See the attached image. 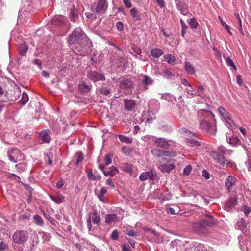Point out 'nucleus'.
<instances>
[{
    "mask_svg": "<svg viewBox=\"0 0 251 251\" xmlns=\"http://www.w3.org/2000/svg\"><path fill=\"white\" fill-rule=\"evenodd\" d=\"M70 18L73 21H76L78 18L77 11L75 9V7L73 6V8L71 9Z\"/></svg>",
    "mask_w": 251,
    "mask_h": 251,
    "instance_id": "473e14b6",
    "label": "nucleus"
},
{
    "mask_svg": "<svg viewBox=\"0 0 251 251\" xmlns=\"http://www.w3.org/2000/svg\"><path fill=\"white\" fill-rule=\"evenodd\" d=\"M192 170V167L191 165H187L183 170V174L186 176L188 175L191 172Z\"/></svg>",
    "mask_w": 251,
    "mask_h": 251,
    "instance_id": "864d4df0",
    "label": "nucleus"
},
{
    "mask_svg": "<svg viewBox=\"0 0 251 251\" xmlns=\"http://www.w3.org/2000/svg\"><path fill=\"white\" fill-rule=\"evenodd\" d=\"M204 91V88L202 85H200L197 87V90L195 91L196 95L195 96H200L201 97H203L204 95L203 94V92Z\"/></svg>",
    "mask_w": 251,
    "mask_h": 251,
    "instance_id": "c03bdc74",
    "label": "nucleus"
},
{
    "mask_svg": "<svg viewBox=\"0 0 251 251\" xmlns=\"http://www.w3.org/2000/svg\"><path fill=\"white\" fill-rule=\"evenodd\" d=\"M226 122V126L228 127H231L233 128H235L236 127V125L235 124L233 120L231 118L230 116L225 120Z\"/></svg>",
    "mask_w": 251,
    "mask_h": 251,
    "instance_id": "ea45409f",
    "label": "nucleus"
},
{
    "mask_svg": "<svg viewBox=\"0 0 251 251\" xmlns=\"http://www.w3.org/2000/svg\"><path fill=\"white\" fill-rule=\"evenodd\" d=\"M29 234L26 230H17L12 235L13 243L22 245L26 242L28 239Z\"/></svg>",
    "mask_w": 251,
    "mask_h": 251,
    "instance_id": "7ed1b4c3",
    "label": "nucleus"
},
{
    "mask_svg": "<svg viewBox=\"0 0 251 251\" xmlns=\"http://www.w3.org/2000/svg\"><path fill=\"white\" fill-rule=\"evenodd\" d=\"M151 54L153 58H158L163 54V51L159 48H153L151 50Z\"/></svg>",
    "mask_w": 251,
    "mask_h": 251,
    "instance_id": "4be33fe9",
    "label": "nucleus"
},
{
    "mask_svg": "<svg viewBox=\"0 0 251 251\" xmlns=\"http://www.w3.org/2000/svg\"><path fill=\"white\" fill-rule=\"evenodd\" d=\"M78 87L82 93H87L91 89V85L82 81L79 84Z\"/></svg>",
    "mask_w": 251,
    "mask_h": 251,
    "instance_id": "aec40b11",
    "label": "nucleus"
},
{
    "mask_svg": "<svg viewBox=\"0 0 251 251\" xmlns=\"http://www.w3.org/2000/svg\"><path fill=\"white\" fill-rule=\"evenodd\" d=\"M123 3L127 8H130L132 6V4L129 0H122Z\"/></svg>",
    "mask_w": 251,
    "mask_h": 251,
    "instance_id": "69168bd1",
    "label": "nucleus"
},
{
    "mask_svg": "<svg viewBox=\"0 0 251 251\" xmlns=\"http://www.w3.org/2000/svg\"><path fill=\"white\" fill-rule=\"evenodd\" d=\"M198 115L200 121L202 119L208 120L213 118V115L212 113L206 110H202L200 111L199 112Z\"/></svg>",
    "mask_w": 251,
    "mask_h": 251,
    "instance_id": "ddd939ff",
    "label": "nucleus"
},
{
    "mask_svg": "<svg viewBox=\"0 0 251 251\" xmlns=\"http://www.w3.org/2000/svg\"><path fill=\"white\" fill-rule=\"evenodd\" d=\"M20 54L22 56L24 55L28 50V47L25 44H20L19 47Z\"/></svg>",
    "mask_w": 251,
    "mask_h": 251,
    "instance_id": "c9c22d12",
    "label": "nucleus"
},
{
    "mask_svg": "<svg viewBox=\"0 0 251 251\" xmlns=\"http://www.w3.org/2000/svg\"><path fill=\"white\" fill-rule=\"evenodd\" d=\"M130 14L135 20H139L140 19V14L137 9L135 8H132L130 10Z\"/></svg>",
    "mask_w": 251,
    "mask_h": 251,
    "instance_id": "cd10ccee",
    "label": "nucleus"
},
{
    "mask_svg": "<svg viewBox=\"0 0 251 251\" xmlns=\"http://www.w3.org/2000/svg\"><path fill=\"white\" fill-rule=\"evenodd\" d=\"M121 168L122 170L127 172H132V165L131 164H129L126 163H124L122 164Z\"/></svg>",
    "mask_w": 251,
    "mask_h": 251,
    "instance_id": "79ce46f5",
    "label": "nucleus"
},
{
    "mask_svg": "<svg viewBox=\"0 0 251 251\" xmlns=\"http://www.w3.org/2000/svg\"><path fill=\"white\" fill-rule=\"evenodd\" d=\"M184 69L187 73L193 75L195 74L196 69L193 65L190 62L186 61L184 63Z\"/></svg>",
    "mask_w": 251,
    "mask_h": 251,
    "instance_id": "f3484780",
    "label": "nucleus"
},
{
    "mask_svg": "<svg viewBox=\"0 0 251 251\" xmlns=\"http://www.w3.org/2000/svg\"><path fill=\"white\" fill-rule=\"evenodd\" d=\"M33 219L34 220V222L38 226H44L43 220L42 219L41 217L39 215H35L33 216Z\"/></svg>",
    "mask_w": 251,
    "mask_h": 251,
    "instance_id": "2f4dec72",
    "label": "nucleus"
},
{
    "mask_svg": "<svg viewBox=\"0 0 251 251\" xmlns=\"http://www.w3.org/2000/svg\"><path fill=\"white\" fill-rule=\"evenodd\" d=\"M117 218V216L115 214H107L105 216V222L106 224H110L115 222Z\"/></svg>",
    "mask_w": 251,
    "mask_h": 251,
    "instance_id": "393cba45",
    "label": "nucleus"
},
{
    "mask_svg": "<svg viewBox=\"0 0 251 251\" xmlns=\"http://www.w3.org/2000/svg\"><path fill=\"white\" fill-rule=\"evenodd\" d=\"M75 157L76 158V164H78L79 162L82 161L84 159V155L81 152H78L75 153Z\"/></svg>",
    "mask_w": 251,
    "mask_h": 251,
    "instance_id": "49530a36",
    "label": "nucleus"
},
{
    "mask_svg": "<svg viewBox=\"0 0 251 251\" xmlns=\"http://www.w3.org/2000/svg\"><path fill=\"white\" fill-rule=\"evenodd\" d=\"M116 27H117V29L118 31H121L123 30L124 26H123V23L121 21H118V22H117Z\"/></svg>",
    "mask_w": 251,
    "mask_h": 251,
    "instance_id": "680f3d73",
    "label": "nucleus"
},
{
    "mask_svg": "<svg viewBox=\"0 0 251 251\" xmlns=\"http://www.w3.org/2000/svg\"><path fill=\"white\" fill-rule=\"evenodd\" d=\"M68 41L71 48L75 49L81 55H85L89 50L90 41L80 28L74 29L69 35Z\"/></svg>",
    "mask_w": 251,
    "mask_h": 251,
    "instance_id": "f257e3e1",
    "label": "nucleus"
},
{
    "mask_svg": "<svg viewBox=\"0 0 251 251\" xmlns=\"http://www.w3.org/2000/svg\"><path fill=\"white\" fill-rule=\"evenodd\" d=\"M189 25L192 29H196L199 25L198 22L195 18L190 19L189 22Z\"/></svg>",
    "mask_w": 251,
    "mask_h": 251,
    "instance_id": "58836bf2",
    "label": "nucleus"
},
{
    "mask_svg": "<svg viewBox=\"0 0 251 251\" xmlns=\"http://www.w3.org/2000/svg\"><path fill=\"white\" fill-rule=\"evenodd\" d=\"M85 15L87 18H90V19H96V17L95 15V14L91 12H86V13H85Z\"/></svg>",
    "mask_w": 251,
    "mask_h": 251,
    "instance_id": "0e129e2a",
    "label": "nucleus"
},
{
    "mask_svg": "<svg viewBox=\"0 0 251 251\" xmlns=\"http://www.w3.org/2000/svg\"><path fill=\"white\" fill-rule=\"evenodd\" d=\"M122 151L126 155H129L130 152V150L129 148L124 146L122 148Z\"/></svg>",
    "mask_w": 251,
    "mask_h": 251,
    "instance_id": "e2e57ef3",
    "label": "nucleus"
},
{
    "mask_svg": "<svg viewBox=\"0 0 251 251\" xmlns=\"http://www.w3.org/2000/svg\"><path fill=\"white\" fill-rule=\"evenodd\" d=\"M101 221V218L100 215L98 214L96 210L93 211L91 213L89 214V217L87 220V227L89 231L92 230V222L98 225Z\"/></svg>",
    "mask_w": 251,
    "mask_h": 251,
    "instance_id": "423d86ee",
    "label": "nucleus"
},
{
    "mask_svg": "<svg viewBox=\"0 0 251 251\" xmlns=\"http://www.w3.org/2000/svg\"><path fill=\"white\" fill-rule=\"evenodd\" d=\"M132 86V82L127 78H123L120 82V87L122 89L130 88Z\"/></svg>",
    "mask_w": 251,
    "mask_h": 251,
    "instance_id": "dca6fc26",
    "label": "nucleus"
},
{
    "mask_svg": "<svg viewBox=\"0 0 251 251\" xmlns=\"http://www.w3.org/2000/svg\"><path fill=\"white\" fill-rule=\"evenodd\" d=\"M68 21L66 17L61 15L55 16L51 20V23L56 26H62L67 23Z\"/></svg>",
    "mask_w": 251,
    "mask_h": 251,
    "instance_id": "9d476101",
    "label": "nucleus"
},
{
    "mask_svg": "<svg viewBox=\"0 0 251 251\" xmlns=\"http://www.w3.org/2000/svg\"><path fill=\"white\" fill-rule=\"evenodd\" d=\"M8 248V244L3 241L0 242V251H5Z\"/></svg>",
    "mask_w": 251,
    "mask_h": 251,
    "instance_id": "603ef678",
    "label": "nucleus"
},
{
    "mask_svg": "<svg viewBox=\"0 0 251 251\" xmlns=\"http://www.w3.org/2000/svg\"><path fill=\"white\" fill-rule=\"evenodd\" d=\"M200 127L201 129L205 131L208 136H214L216 131L212 123L207 120H202L200 123Z\"/></svg>",
    "mask_w": 251,
    "mask_h": 251,
    "instance_id": "20e7f679",
    "label": "nucleus"
},
{
    "mask_svg": "<svg viewBox=\"0 0 251 251\" xmlns=\"http://www.w3.org/2000/svg\"><path fill=\"white\" fill-rule=\"evenodd\" d=\"M119 237V233L117 231V230H114L111 235V239L113 240H117L118 238Z\"/></svg>",
    "mask_w": 251,
    "mask_h": 251,
    "instance_id": "13d9d810",
    "label": "nucleus"
},
{
    "mask_svg": "<svg viewBox=\"0 0 251 251\" xmlns=\"http://www.w3.org/2000/svg\"><path fill=\"white\" fill-rule=\"evenodd\" d=\"M218 151L223 155H231L233 152L232 151L227 149L226 147H225L223 146H219L218 148Z\"/></svg>",
    "mask_w": 251,
    "mask_h": 251,
    "instance_id": "c756f323",
    "label": "nucleus"
},
{
    "mask_svg": "<svg viewBox=\"0 0 251 251\" xmlns=\"http://www.w3.org/2000/svg\"><path fill=\"white\" fill-rule=\"evenodd\" d=\"M124 108L127 111H132L136 105V102L131 99H126L124 100Z\"/></svg>",
    "mask_w": 251,
    "mask_h": 251,
    "instance_id": "9b49d317",
    "label": "nucleus"
},
{
    "mask_svg": "<svg viewBox=\"0 0 251 251\" xmlns=\"http://www.w3.org/2000/svg\"><path fill=\"white\" fill-rule=\"evenodd\" d=\"M143 82L145 85H151L153 83V80L148 76H145Z\"/></svg>",
    "mask_w": 251,
    "mask_h": 251,
    "instance_id": "3c124183",
    "label": "nucleus"
},
{
    "mask_svg": "<svg viewBox=\"0 0 251 251\" xmlns=\"http://www.w3.org/2000/svg\"><path fill=\"white\" fill-rule=\"evenodd\" d=\"M218 223L217 220L214 219L210 214L206 215V218L194 222L193 225L194 231L201 236H206L210 232V228Z\"/></svg>",
    "mask_w": 251,
    "mask_h": 251,
    "instance_id": "f03ea898",
    "label": "nucleus"
},
{
    "mask_svg": "<svg viewBox=\"0 0 251 251\" xmlns=\"http://www.w3.org/2000/svg\"><path fill=\"white\" fill-rule=\"evenodd\" d=\"M205 247L202 244H199L195 248V250L196 251H205Z\"/></svg>",
    "mask_w": 251,
    "mask_h": 251,
    "instance_id": "052dcab7",
    "label": "nucleus"
},
{
    "mask_svg": "<svg viewBox=\"0 0 251 251\" xmlns=\"http://www.w3.org/2000/svg\"><path fill=\"white\" fill-rule=\"evenodd\" d=\"M210 156L217 163L223 166H227L229 161L225 157L223 154H221L217 151H213L210 153Z\"/></svg>",
    "mask_w": 251,
    "mask_h": 251,
    "instance_id": "1a4fd4ad",
    "label": "nucleus"
},
{
    "mask_svg": "<svg viewBox=\"0 0 251 251\" xmlns=\"http://www.w3.org/2000/svg\"><path fill=\"white\" fill-rule=\"evenodd\" d=\"M108 7L107 0H97L95 4V11L96 13L103 15L106 13Z\"/></svg>",
    "mask_w": 251,
    "mask_h": 251,
    "instance_id": "39448f33",
    "label": "nucleus"
},
{
    "mask_svg": "<svg viewBox=\"0 0 251 251\" xmlns=\"http://www.w3.org/2000/svg\"><path fill=\"white\" fill-rule=\"evenodd\" d=\"M87 77L89 80L94 83H96L99 81H104L105 80V77L104 74L97 71H89L87 73Z\"/></svg>",
    "mask_w": 251,
    "mask_h": 251,
    "instance_id": "0eeeda50",
    "label": "nucleus"
},
{
    "mask_svg": "<svg viewBox=\"0 0 251 251\" xmlns=\"http://www.w3.org/2000/svg\"><path fill=\"white\" fill-rule=\"evenodd\" d=\"M153 177V172L152 171H150L142 173L139 176V179L144 181L148 179H152Z\"/></svg>",
    "mask_w": 251,
    "mask_h": 251,
    "instance_id": "6ab92c4d",
    "label": "nucleus"
},
{
    "mask_svg": "<svg viewBox=\"0 0 251 251\" xmlns=\"http://www.w3.org/2000/svg\"><path fill=\"white\" fill-rule=\"evenodd\" d=\"M237 180L235 176H229L225 181V186L228 192H231L233 186L234 185Z\"/></svg>",
    "mask_w": 251,
    "mask_h": 251,
    "instance_id": "f8f14e48",
    "label": "nucleus"
},
{
    "mask_svg": "<svg viewBox=\"0 0 251 251\" xmlns=\"http://www.w3.org/2000/svg\"><path fill=\"white\" fill-rule=\"evenodd\" d=\"M241 210L243 211L246 217H248L251 211V208L247 205H243L241 207Z\"/></svg>",
    "mask_w": 251,
    "mask_h": 251,
    "instance_id": "a18cd8bd",
    "label": "nucleus"
},
{
    "mask_svg": "<svg viewBox=\"0 0 251 251\" xmlns=\"http://www.w3.org/2000/svg\"><path fill=\"white\" fill-rule=\"evenodd\" d=\"M162 75L166 78H170L173 76V74L172 72L168 69H164L163 70V72L162 74Z\"/></svg>",
    "mask_w": 251,
    "mask_h": 251,
    "instance_id": "37998d69",
    "label": "nucleus"
},
{
    "mask_svg": "<svg viewBox=\"0 0 251 251\" xmlns=\"http://www.w3.org/2000/svg\"><path fill=\"white\" fill-rule=\"evenodd\" d=\"M40 136L42 141L44 142L49 143L50 140V137L47 131H42L40 133Z\"/></svg>",
    "mask_w": 251,
    "mask_h": 251,
    "instance_id": "c85d7f7f",
    "label": "nucleus"
},
{
    "mask_svg": "<svg viewBox=\"0 0 251 251\" xmlns=\"http://www.w3.org/2000/svg\"><path fill=\"white\" fill-rule=\"evenodd\" d=\"M152 141L154 142L155 145L163 149H167L171 146V143L173 142L172 140H167L164 138L152 137Z\"/></svg>",
    "mask_w": 251,
    "mask_h": 251,
    "instance_id": "6e6552de",
    "label": "nucleus"
},
{
    "mask_svg": "<svg viewBox=\"0 0 251 251\" xmlns=\"http://www.w3.org/2000/svg\"><path fill=\"white\" fill-rule=\"evenodd\" d=\"M186 143L188 145L192 147L201 146V143L199 141L193 139L187 138L186 139Z\"/></svg>",
    "mask_w": 251,
    "mask_h": 251,
    "instance_id": "72a5a7b5",
    "label": "nucleus"
},
{
    "mask_svg": "<svg viewBox=\"0 0 251 251\" xmlns=\"http://www.w3.org/2000/svg\"><path fill=\"white\" fill-rule=\"evenodd\" d=\"M99 91L100 93L105 95H108L110 93V91L105 87L100 88L99 89Z\"/></svg>",
    "mask_w": 251,
    "mask_h": 251,
    "instance_id": "bf43d9fd",
    "label": "nucleus"
},
{
    "mask_svg": "<svg viewBox=\"0 0 251 251\" xmlns=\"http://www.w3.org/2000/svg\"><path fill=\"white\" fill-rule=\"evenodd\" d=\"M104 161L105 165L107 166L111 163V158L109 154H106L105 155V157L104 159Z\"/></svg>",
    "mask_w": 251,
    "mask_h": 251,
    "instance_id": "5fc2aeb1",
    "label": "nucleus"
},
{
    "mask_svg": "<svg viewBox=\"0 0 251 251\" xmlns=\"http://www.w3.org/2000/svg\"><path fill=\"white\" fill-rule=\"evenodd\" d=\"M175 168V165L174 163L165 164L159 166L160 170L164 173H170Z\"/></svg>",
    "mask_w": 251,
    "mask_h": 251,
    "instance_id": "2eb2a0df",
    "label": "nucleus"
},
{
    "mask_svg": "<svg viewBox=\"0 0 251 251\" xmlns=\"http://www.w3.org/2000/svg\"><path fill=\"white\" fill-rule=\"evenodd\" d=\"M19 151L11 148L7 151V154L9 160L13 163H16L17 162V158L16 156V154L19 152Z\"/></svg>",
    "mask_w": 251,
    "mask_h": 251,
    "instance_id": "4468645a",
    "label": "nucleus"
},
{
    "mask_svg": "<svg viewBox=\"0 0 251 251\" xmlns=\"http://www.w3.org/2000/svg\"><path fill=\"white\" fill-rule=\"evenodd\" d=\"M50 197L54 202L56 203H61L64 201V197H54L50 195Z\"/></svg>",
    "mask_w": 251,
    "mask_h": 251,
    "instance_id": "8fccbe9b",
    "label": "nucleus"
},
{
    "mask_svg": "<svg viewBox=\"0 0 251 251\" xmlns=\"http://www.w3.org/2000/svg\"><path fill=\"white\" fill-rule=\"evenodd\" d=\"M185 92H186L191 97H193L196 95L195 90L192 85L186 87L185 89Z\"/></svg>",
    "mask_w": 251,
    "mask_h": 251,
    "instance_id": "e433bc0d",
    "label": "nucleus"
},
{
    "mask_svg": "<svg viewBox=\"0 0 251 251\" xmlns=\"http://www.w3.org/2000/svg\"><path fill=\"white\" fill-rule=\"evenodd\" d=\"M119 173V170L117 168L114 166H112L109 168V170L107 171H103V174L105 176H110L113 177Z\"/></svg>",
    "mask_w": 251,
    "mask_h": 251,
    "instance_id": "412c9836",
    "label": "nucleus"
},
{
    "mask_svg": "<svg viewBox=\"0 0 251 251\" xmlns=\"http://www.w3.org/2000/svg\"><path fill=\"white\" fill-rule=\"evenodd\" d=\"M127 234L130 236H137L138 233L137 231L131 230L128 231Z\"/></svg>",
    "mask_w": 251,
    "mask_h": 251,
    "instance_id": "774afa93",
    "label": "nucleus"
},
{
    "mask_svg": "<svg viewBox=\"0 0 251 251\" xmlns=\"http://www.w3.org/2000/svg\"><path fill=\"white\" fill-rule=\"evenodd\" d=\"M237 203V200L234 197H230L228 201L225 205V208L227 211H229L231 208L235 206Z\"/></svg>",
    "mask_w": 251,
    "mask_h": 251,
    "instance_id": "a211bd4d",
    "label": "nucleus"
},
{
    "mask_svg": "<svg viewBox=\"0 0 251 251\" xmlns=\"http://www.w3.org/2000/svg\"><path fill=\"white\" fill-rule=\"evenodd\" d=\"M246 227V221L243 218L240 219L237 222L235 228L240 230H244Z\"/></svg>",
    "mask_w": 251,
    "mask_h": 251,
    "instance_id": "5701e85b",
    "label": "nucleus"
},
{
    "mask_svg": "<svg viewBox=\"0 0 251 251\" xmlns=\"http://www.w3.org/2000/svg\"><path fill=\"white\" fill-rule=\"evenodd\" d=\"M107 190L106 187H103L100 189V192L97 194V197L100 201L102 202L106 201V198L104 197V195L106 193Z\"/></svg>",
    "mask_w": 251,
    "mask_h": 251,
    "instance_id": "b1692460",
    "label": "nucleus"
},
{
    "mask_svg": "<svg viewBox=\"0 0 251 251\" xmlns=\"http://www.w3.org/2000/svg\"><path fill=\"white\" fill-rule=\"evenodd\" d=\"M228 143L232 146H238L240 145V141L237 137L234 136L229 138Z\"/></svg>",
    "mask_w": 251,
    "mask_h": 251,
    "instance_id": "bb28decb",
    "label": "nucleus"
},
{
    "mask_svg": "<svg viewBox=\"0 0 251 251\" xmlns=\"http://www.w3.org/2000/svg\"><path fill=\"white\" fill-rule=\"evenodd\" d=\"M87 176H88V179L91 180H100L101 178V177L99 175L94 174L93 173L92 170H90L87 173Z\"/></svg>",
    "mask_w": 251,
    "mask_h": 251,
    "instance_id": "a878e982",
    "label": "nucleus"
},
{
    "mask_svg": "<svg viewBox=\"0 0 251 251\" xmlns=\"http://www.w3.org/2000/svg\"><path fill=\"white\" fill-rule=\"evenodd\" d=\"M164 155L166 156L174 157L176 156V153L174 151H164Z\"/></svg>",
    "mask_w": 251,
    "mask_h": 251,
    "instance_id": "4d7b16f0",
    "label": "nucleus"
},
{
    "mask_svg": "<svg viewBox=\"0 0 251 251\" xmlns=\"http://www.w3.org/2000/svg\"><path fill=\"white\" fill-rule=\"evenodd\" d=\"M118 137L119 140L123 143L130 144L133 141L132 138L130 137L126 136L121 134L118 135Z\"/></svg>",
    "mask_w": 251,
    "mask_h": 251,
    "instance_id": "7c9ffc66",
    "label": "nucleus"
},
{
    "mask_svg": "<svg viewBox=\"0 0 251 251\" xmlns=\"http://www.w3.org/2000/svg\"><path fill=\"white\" fill-rule=\"evenodd\" d=\"M218 112L223 117L225 120L229 116L228 113L223 107H219L218 108Z\"/></svg>",
    "mask_w": 251,
    "mask_h": 251,
    "instance_id": "f704fd0d",
    "label": "nucleus"
},
{
    "mask_svg": "<svg viewBox=\"0 0 251 251\" xmlns=\"http://www.w3.org/2000/svg\"><path fill=\"white\" fill-rule=\"evenodd\" d=\"M226 62L227 65L232 67L235 71L237 70L236 66L230 57L227 56L226 58Z\"/></svg>",
    "mask_w": 251,
    "mask_h": 251,
    "instance_id": "de8ad7c7",
    "label": "nucleus"
},
{
    "mask_svg": "<svg viewBox=\"0 0 251 251\" xmlns=\"http://www.w3.org/2000/svg\"><path fill=\"white\" fill-rule=\"evenodd\" d=\"M42 213L43 214L44 216L50 222L52 223L54 221L53 219L50 217V215H48L47 213H46L44 211H42Z\"/></svg>",
    "mask_w": 251,
    "mask_h": 251,
    "instance_id": "338daca9",
    "label": "nucleus"
},
{
    "mask_svg": "<svg viewBox=\"0 0 251 251\" xmlns=\"http://www.w3.org/2000/svg\"><path fill=\"white\" fill-rule=\"evenodd\" d=\"M28 96L27 94L25 92H23L22 94V98L21 99L20 101L23 104H25L28 101Z\"/></svg>",
    "mask_w": 251,
    "mask_h": 251,
    "instance_id": "09e8293b",
    "label": "nucleus"
},
{
    "mask_svg": "<svg viewBox=\"0 0 251 251\" xmlns=\"http://www.w3.org/2000/svg\"><path fill=\"white\" fill-rule=\"evenodd\" d=\"M163 57L165 60L170 64H173L176 61V57L171 54L164 55Z\"/></svg>",
    "mask_w": 251,
    "mask_h": 251,
    "instance_id": "4c0bfd02",
    "label": "nucleus"
},
{
    "mask_svg": "<svg viewBox=\"0 0 251 251\" xmlns=\"http://www.w3.org/2000/svg\"><path fill=\"white\" fill-rule=\"evenodd\" d=\"M185 5L182 4H180L178 6V8L181 11V13L186 15L188 12L187 10H185Z\"/></svg>",
    "mask_w": 251,
    "mask_h": 251,
    "instance_id": "6e6d98bb",
    "label": "nucleus"
},
{
    "mask_svg": "<svg viewBox=\"0 0 251 251\" xmlns=\"http://www.w3.org/2000/svg\"><path fill=\"white\" fill-rule=\"evenodd\" d=\"M164 151H161L157 148H154L151 150V154L154 156H155V157H160L161 156H164Z\"/></svg>",
    "mask_w": 251,
    "mask_h": 251,
    "instance_id": "a19ab883",
    "label": "nucleus"
}]
</instances>
